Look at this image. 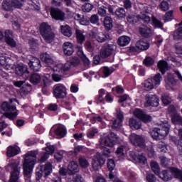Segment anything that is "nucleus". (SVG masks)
<instances>
[{"label":"nucleus","instance_id":"1","mask_svg":"<svg viewBox=\"0 0 182 182\" xmlns=\"http://www.w3.org/2000/svg\"><path fill=\"white\" fill-rule=\"evenodd\" d=\"M37 155L38 151H31L25 155L23 167L24 180L26 182H32V171L33 170V166H35V161H36Z\"/></svg>","mask_w":182,"mask_h":182},{"label":"nucleus","instance_id":"2","mask_svg":"<svg viewBox=\"0 0 182 182\" xmlns=\"http://www.w3.org/2000/svg\"><path fill=\"white\" fill-rule=\"evenodd\" d=\"M40 33L46 43H52L55 39V33L52 28L47 23H42L40 25Z\"/></svg>","mask_w":182,"mask_h":182},{"label":"nucleus","instance_id":"3","mask_svg":"<svg viewBox=\"0 0 182 182\" xmlns=\"http://www.w3.org/2000/svg\"><path fill=\"white\" fill-rule=\"evenodd\" d=\"M7 167H11V178L9 182H18L19 181V174L21 171V166H19V162L15 160H11Z\"/></svg>","mask_w":182,"mask_h":182},{"label":"nucleus","instance_id":"4","mask_svg":"<svg viewBox=\"0 0 182 182\" xmlns=\"http://www.w3.org/2000/svg\"><path fill=\"white\" fill-rule=\"evenodd\" d=\"M119 137L113 132H110L106 137L100 139V147H109L112 149L117 143Z\"/></svg>","mask_w":182,"mask_h":182},{"label":"nucleus","instance_id":"5","mask_svg":"<svg viewBox=\"0 0 182 182\" xmlns=\"http://www.w3.org/2000/svg\"><path fill=\"white\" fill-rule=\"evenodd\" d=\"M47 177L52 173V164L50 163H47L45 166H40L36 170V180L39 181L42 178V176Z\"/></svg>","mask_w":182,"mask_h":182},{"label":"nucleus","instance_id":"6","mask_svg":"<svg viewBox=\"0 0 182 182\" xmlns=\"http://www.w3.org/2000/svg\"><path fill=\"white\" fill-rule=\"evenodd\" d=\"M145 107H149L151 106L152 107H157L159 106V97L156 94H153L151 92H149L145 95Z\"/></svg>","mask_w":182,"mask_h":182},{"label":"nucleus","instance_id":"7","mask_svg":"<svg viewBox=\"0 0 182 182\" xmlns=\"http://www.w3.org/2000/svg\"><path fill=\"white\" fill-rule=\"evenodd\" d=\"M129 140L131 143L136 147H140L141 149H144V147H146L144 139L140 135L132 134L129 136Z\"/></svg>","mask_w":182,"mask_h":182},{"label":"nucleus","instance_id":"8","mask_svg":"<svg viewBox=\"0 0 182 182\" xmlns=\"http://www.w3.org/2000/svg\"><path fill=\"white\" fill-rule=\"evenodd\" d=\"M114 49H116V46L105 44L100 50V56L102 59H106V58H109L113 53Z\"/></svg>","mask_w":182,"mask_h":182},{"label":"nucleus","instance_id":"9","mask_svg":"<svg viewBox=\"0 0 182 182\" xmlns=\"http://www.w3.org/2000/svg\"><path fill=\"white\" fill-rule=\"evenodd\" d=\"M105 159H103V156L100 153H97L94 157L93 161H92V168L95 171H99L100 168H102V166L103 164H105Z\"/></svg>","mask_w":182,"mask_h":182},{"label":"nucleus","instance_id":"10","mask_svg":"<svg viewBox=\"0 0 182 182\" xmlns=\"http://www.w3.org/2000/svg\"><path fill=\"white\" fill-rule=\"evenodd\" d=\"M54 96L57 99H63L66 97V87L62 84L54 86Z\"/></svg>","mask_w":182,"mask_h":182},{"label":"nucleus","instance_id":"11","mask_svg":"<svg viewBox=\"0 0 182 182\" xmlns=\"http://www.w3.org/2000/svg\"><path fill=\"white\" fill-rule=\"evenodd\" d=\"M134 114L139 120H142L144 123H149V122H151L152 120L151 117L146 114L144 111L141 109H136L134 111Z\"/></svg>","mask_w":182,"mask_h":182},{"label":"nucleus","instance_id":"12","mask_svg":"<svg viewBox=\"0 0 182 182\" xmlns=\"http://www.w3.org/2000/svg\"><path fill=\"white\" fill-rule=\"evenodd\" d=\"M124 118V117H123V112L122 111H117V119L113 121L112 129H113V130H119L122 126H123L122 123L123 122Z\"/></svg>","mask_w":182,"mask_h":182},{"label":"nucleus","instance_id":"13","mask_svg":"<svg viewBox=\"0 0 182 182\" xmlns=\"http://www.w3.org/2000/svg\"><path fill=\"white\" fill-rule=\"evenodd\" d=\"M90 36L92 39H95L99 43H103V42H106V41L110 39L109 34H105L103 33L92 32Z\"/></svg>","mask_w":182,"mask_h":182},{"label":"nucleus","instance_id":"14","mask_svg":"<svg viewBox=\"0 0 182 182\" xmlns=\"http://www.w3.org/2000/svg\"><path fill=\"white\" fill-rule=\"evenodd\" d=\"M28 65L34 72H38L41 68V60H39L36 57H32V55H28Z\"/></svg>","mask_w":182,"mask_h":182},{"label":"nucleus","instance_id":"15","mask_svg":"<svg viewBox=\"0 0 182 182\" xmlns=\"http://www.w3.org/2000/svg\"><path fill=\"white\" fill-rule=\"evenodd\" d=\"M50 15L55 21H65V13L59 9L51 8Z\"/></svg>","mask_w":182,"mask_h":182},{"label":"nucleus","instance_id":"16","mask_svg":"<svg viewBox=\"0 0 182 182\" xmlns=\"http://www.w3.org/2000/svg\"><path fill=\"white\" fill-rule=\"evenodd\" d=\"M139 32L143 38H151L153 36V31H151V28L144 24L139 26Z\"/></svg>","mask_w":182,"mask_h":182},{"label":"nucleus","instance_id":"17","mask_svg":"<svg viewBox=\"0 0 182 182\" xmlns=\"http://www.w3.org/2000/svg\"><path fill=\"white\" fill-rule=\"evenodd\" d=\"M165 84L166 89H171L173 90H174V87L177 86V80H176L174 76H173L171 74L168 75V76L165 78Z\"/></svg>","mask_w":182,"mask_h":182},{"label":"nucleus","instance_id":"18","mask_svg":"<svg viewBox=\"0 0 182 182\" xmlns=\"http://www.w3.org/2000/svg\"><path fill=\"white\" fill-rule=\"evenodd\" d=\"M14 60L9 57H0V66H4L6 70L12 69V63Z\"/></svg>","mask_w":182,"mask_h":182},{"label":"nucleus","instance_id":"19","mask_svg":"<svg viewBox=\"0 0 182 182\" xmlns=\"http://www.w3.org/2000/svg\"><path fill=\"white\" fill-rule=\"evenodd\" d=\"M13 36H14L12 31L9 30H6L5 31L4 38L6 43L9 44V46L11 48H15V46H16V42L15 41V40H14Z\"/></svg>","mask_w":182,"mask_h":182},{"label":"nucleus","instance_id":"20","mask_svg":"<svg viewBox=\"0 0 182 182\" xmlns=\"http://www.w3.org/2000/svg\"><path fill=\"white\" fill-rule=\"evenodd\" d=\"M72 67V65L70 64V62H67L64 65L62 64H59L53 68L54 72H58V73H63L64 72H68V70H70V68Z\"/></svg>","mask_w":182,"mask_h":182},{"label":"nucleus","instance_id":"21","mask_svg":"<svg viewBox=\"0 0 182 182\" xmlns=\"http://www.w3.org/2000/svg\"><path fill=\"white\" fill-rule=\"evenodd\" d=\"M67 169L68 174H69V176H73V174L79 173V165L75 161H71L69 163Z\"/></svg>","mask_w":182,"mask_h":182},{"label":"nucleus","instance_id":"22","mask_svg":"<svg viewBox=\"0 0 182 182\" xmlns=\"http://www.w3.org/2000/svg\"><path fill=\"white\" fill-rule=\"evenodd\" d=\"M129 124L132 130H139L141 128V121L137 118H130Z\"/></svg>","mask_w":182,"mask_h":182},{"label":"nucleus","instance_id":"23","mask_svg":"<svg viewBox=\"0 0 182 182\" xmlns=\"http://www.w3.org/2000/svg\"><path fill=\"white\" fill-rule=\"evenodd\" d=\"M63 50L65 55L67 56H71V55H73L74 52L73 44H72V43L65 42L63 44Z\"/></svg>","mask_w":182,"mask_h":182},{"label":"nucleus","instance_id":"24","mask_svg":"<svg viewBox=\"0 0 182 182\" xmlns=\"http://www.w3.org/2000/svg\"><path fill=\"white\" fill-rule=\"evenodd\" d=\"M134 161L139 163V164H146L147 159L146 158V154H135L133 156Z\"/></svg>","mask_w":182,"mask_h":182},{"label":"nucleus","instance_id":"25","mask_svg":"<svg viewBox=\"0 0 182 182\" xmlns=\"http://www.w3.org/2000/svg\"><path fill=\"white\" fill-rule=\"evenodd\" d=\"M158 130H159L161 137H166L170 132V124L167 123L163 124L162 126L158 128Z\"/></svg>","mask_w":182,"mask_h":182},{"label":"nucleus","instance_id":"26","mask_svg":"<svg viewBox=\"0 0 182 182\" xmlns=\"http://www.w3.org/2000/svg\"><path fill=\"white\" fill-rule=\"evenodd\" d=\"M16 73L18 76H23V75H27L26 76H29V74L28 73V68H26V65H18L16 67Z\"/></svg>","mask_w":182,"mask_h":182},{"label":"nucleus","instance_id":"27","mask_svg":"<svg viewBox=\"0 0 182 182\" xmlns=\"http://www.w3.org/2000/svg\"><path fill=\"white\" fill-rule=\"evenodd\" d=\"M14 6H14V3L11 0H4L1 4V9L7 12L12 11Z\"/></svg>","mask_w":182,"mask_h":182},{"label":"nucleus","instance_id":"28","mask_svg":"<svg viewBox=\"0 0 182 182\" xmlns=\"http://www.w3.org/2000/svg\"><path fill=\"white\" fill-rule=\"evenodd\" d=\"M60 31L61 33L68 38H70L73 35V31H72L71 27L68 25L60 26Z\"/></svg>","mask_w":182,"mask_h":182},{"label":"nucleus","instance_id":"29","mask_svg":"<svg viewBox=\"0 0 182 182\" xmlns=\"http://www.w3.org/2000/svg\"><path fill=\"white\" fill-rule=\"evenodd\" d=\"M75 35L77 38V42L80 45H82L85 41H86V36L83 34V31L79 29L75 30Z\"/></svg>","mask_w":182,"mask_h":182},{"label":"nucleus","instance_id":"30","mask_svg":"<svg viewBox=\"0 0 182 182\" xmlns=\"http://www.w3.org/2000/svg\"><path fill=\"white\" fill-rule=\"evenodd\" d=\"M130 37L122 36L118 38L117 43L119 46H127L130 43Z\"/></svg>","mask_w":182,"mask_h":182},{"label":"nucleus","instance_id":"31","mask_svg":"<svg viewBox=\"0 0 182 182\" xmlns=\"http://www.w3.org/2000/svg\"><path fill=\"white\" fill-rule=\"evenodd\" d=\"M169 170H170L172 176H173V177H175V178H178V180H180V181H182L181 171H180L178 168H174V167L169 168Z\"/></svg>","mask_w":182,"mask_h":182},{"label":"nucleus","instance_id":"32","mask_svg":"<svg viewBox=\"0 0 182 182\" xmlns=\"http://www.w3.org/2000/svg\"><path fill=\"white\" fill-rule=\"evenodd\" d=\"M155 84L153 82V79L149 78L148 80H146L144 84V89L146 92H149V90H151L152 89H154Z\"/></svg>","mask_w":182,"mask_h":182},{"label":"nucleus","instance_id":"33","mask_svg":"<svg viewBox=\"0 0 182 182\" xmlns=\"http://www.w3.org/2000/svg\"><path fill=\"white\" fill-rule=\"evenodd\" d=\"M7 156L8 157H14L17 154H19V149L15 146H10L7 149Z\"/></svg>","mask_w":182,"mask_h":182},{"label":"nucleus","instance_id":"34","mask_svg":"<svg viewBox=\"0 0 182 182\" xmlns=\"http://www.w3.org/2000/svg\"><path fill=\"white\" fill-rule=\"evenodd\" d=\"M137 49L139 50H147L149 49V43L143 40L138 41L136 43Z\"/></svg>","mask_w":182,"mask_h":182},{"label":"nucleus","instance_id":"35","mask_svg":"<svg viewBox=\"0 0 182 182\" xmlns=\"http://www.w3.org/2000/svg\"><path fill=\"white\" fill-rule=\"evenodd\" d=\"M1 107L4 112H15V110H16V107H15V105H11L8 102L1 104Z\"/></svg>","mask_w":182,"mask_h":182},{"label":"nucleus","instance_id":"36","mask_svg":"<svg viewBox=\"0 0 182 182\" xmlns=\"http://www.w3.org/2000/svg\"><path fill=\"white\" fill-rule=\"evenodd\" d=\"M41 59L43 62L47 63L48 65H52V63H53V60L52 59V57L48 53L41 54Z\"/></svg>","mask_w":182,"mask_h":182},{"label":"nucleus","instance_id":"37","mask_svg":"<svg viewBox=\"0 0 182 182\" xmlns=\"http://www.w3.org/2000/svg\"><path fill=\"white\" fill-rule=\"evenodd\" d=\"M41 75L38 73H33L30 76V82L32 85H39V83H41Z\"/></svg>","mask_w":182,"mask_h":182},{"label":"nucleus","instance_id":"38","mask_svg":"<svg viewBox=\"0 0 182 182\" xmlns=\"http://www.w3.org/2000/svg\"><path fill=\"white\" fill-rule=\"evenodd\" d=\"M104 26L107 31H110L113 28V20L110 16H106L104 19Z\"/></svg>","mask_w":182,"mask_h":182},{"label":"nucleus","instance_id":"39","mask_svg":"<svg viewBox=\"0 0 182 182\" xmlns=\"http://www.w3.org/2000/svg\"><path fill=\"white\" fill-rule=\"evenodd\" d=\"M158 68L160 72H161L162 75H164V73H166V70H167V62L164 60H160L158 63Z\"/></svg>","mask_w":182,"mask_h":182},{"label":"nucleus","instance_id":"40","mask_svg":"<svg viewBox=\"0 0 182 182\" xmlns=\"http://www.w3.org/2000/svg\"><path fill=\"white\" fill-rule=\"evenodd\" d=\"M171 120L173 124H182V117L178 113L172 114Z\"/></svg>","mask_w":182,"mask_h":182},{"label":"nucleus","instance_id":"41","mask_svg":"<svg viewBox=\"0 0 182 182\" xmlns=\"http://www.w3.org/2000/svg\"><path fill=\"white\" fill-rule=\"evenodd\" d=\"M115 15L119 19L126 18V11L123 8H119L115 11Z\"/></svg>","mask_w":182,"mask_h":182},{"label":"nucleus","instance_id":"42","mask_svg":"<svg viewBox=\"0 0 182 182\" xmlns=\"http://www.w3.org/2000/svg\"><path fill=\"white\" fill-rule=\"evenodd\" d=\"M158 176H159L160 178L163 179L164 181H170L172 178L171 176L168 175L167 171H162L161 173L159 172Z\"/></svg>","mask_w":182,"mask_h":182},{"label":"nucleus","instance_id":"43","mask_svg":"<svg viewBox=\"0 0 182 182\" xmlns=\"http://www.w3.org/2000/svg\"><path fill=\"white\" fill-rule=\"evenodd\" d=\"M174 41H182V27H179L173 32Z\"/></svg>","mask_w":182,"mask_h":182},{"label":"nucleus","instance_id":"44","mask_svg":"<svg viewBox=\"0 0 182 182\" xmlns=\"http://www.w3.org/2000/svg\"><path fill=\"white\" fill-rule=\"evenodd\" d=\"M170 0H163L159 5V8L161 9V11H168V9L170 8Z\"/></svg>","mask_w":182,"mask_h":182},{"label":"nucleus","instance_id":"45","mask_svg":"<svg viewBox=\"0 0 182 182\" xmlns=\"http://www.w3.org/2000/svg\"><path fill=\"white\" fill-rule=\"evenodd\" d=\"M79 164L80 167H82V168H87V166H89V161H87V159L84 156H80L78 159Z\"/></svg>","mask_w":182,"mask_h":182},{"label":"nucleus","instance_id":"46","mask_svg":"<svg viewBox=\"0 0 182 182\" xmlns=\"http://www.w3.org/2000/svg\"><path fill=\"white\" fill-rule=\"evenodd\" d=\"M150 165L152 171L159 176L160 174V166H159V164L156 161H151Z\"/></svg>","mask_w":182,"mask_h":182},{"label":"nucleus","instance_id":"47","mask_svg":"<svg viewBox=\"0 0 182 182\" xmlns=\"http://www.w3.org/2000/svg\"><path fill=\"white\" fill-rule=\"evenodd\" d=\"M161 100L162 103H164V105H165L166 106H168V105H170V103H171V97H170V95L168 94H162Z\"/></svg>","mask_w":182,"mask_h":182},{"label":"nucleus","instance_id":"48","mask_svg":"<svg viewBox=\"0 0 182 182\" xmlns=\"http://www.w3.org/2000/svg\"><path fill=\"white\" fill-rule=\"evenodd\" d=\"M115 166H116V164H114V161L113 159H108L107 168L110 171L109 176H110L111 173L112 174H116L112 172L114 170Z\"/></svg>","mask_w":182,"mask_h":182},{"label":"nucleus","instance_id":"49","mask_svg":"<svg viewBox=\"0 0 182 182\" xmlns=\"http://www.w3.org/2000/svg\"><path fill=\"white\" fill-rule=\"evenodd\" d=\"M55 134L58 137H65L66 136V129L62 127H59L56 130H55Z\"/></svg>","mask_w":182,"mask_h":182},{"label":"nucleus","instance_id":"50","mask_svg":"<svg viewBox=\"0 0 182 182\" xmlns=\"http://www.w3.org/2000/svg\"><path fill=\"white\" fill-rule=\"evenodd\" d=\"M151 136L153 139H155V140H159L160 139V131L159 130V128H154L151 132Z\"/></svg>","mask_w":182,"mask_h":182},{"label":"nucleus","instance_id":"51","mask_svg":"<svg viewBox=\"0 0 182 182\" xmlns=\"http://www.w3.org/2000/svg\"><path fill=\"white\" fill-rule=\"evenodd\" d=\"M63 73H59V71H54V73L52 75V78L54 82H60L62 80Z\"/></svg>","mask_w":182,"mask_h":182},{"label":"nucleus","instance_id":"52","mask_svg":"<svg viewBox=\"0 0 182 182\" xmlns=\"http://www.w3.org/2000/svg\"><path fill=\"white\" fill-rule=\"evenodd\" d=\"M102 72L105 77H107L108 76H110V75H112L113 72H114V70L113 69V68L104 67Z\"/></svg>","mask_w":182,"mask_h":182},{"label":"nucleus","instance_id":"53","mask_svg":"<svg viewBox=\"0 0 182 182\" xmlns=\"http://www.w3.org/2000/svg\"><path fill=\"white\" fill-rule=\"evenodd\" d=\"M178 136L180 137L179 142L178 144L179 155L182 156V129L178 130Z\"/></svg>","mask_w":182,"mask_h":182},{"label":"nucleus","instance_id":"54","mask_svg":"<svg viewBox=\"0 0 182 182\" xmlns=\"http://www.w3.org/2000/svg\"><path fill=\"white\" fill-rule=\"evenodd\" d=\"M151 79H152L154 84L156 86V85H160V82L162 80L161 75L160 73H157Z\"/></svg>","mask_w":182,"mask_h":182},{"label":"nucleus","instance_id":"55","mask_svg":"<svg viewBox=\"0 0 182 182\" xmlns=\"http://www.w3.org/2000/svg\"><path fill=\"white\" fill-rule=\"evenodd\" d=\"M128 22L129 23H137V22H139V17H137V16H134V15H129L127 18Z\"/></svg>","mask_w":182,"mask_h":182},{"label":"nucleus","instance_id":"56","mask_svg":"<svg viewBox=\"0 0 182 182\" xmlns=\"http://www.w3.org/2000/svg\"><path fill=\"white\" fill-rule=\"evenodd\" d=\"M83 12H90L93 9V5L90 3H85L82 6Z\"/></svg>","mask_w":182,"mask_h":182},{"label":"nucleus","instance_id":"57","mask_svg":"<svg viewBox=\"0 0 182 182\" xmlns=\"http://www.w3.org/2000/svg\"><path fill=\"white\" fill-rule=\"evenodd\" d=\"M157 149L158 151H159L160 153H166V151L167 150V146H166V144H164V142H159L157 144Z\"/></svg>","mask_w":182,"mask_h":182},{"label":"nucleus","instance_id":"58","mask_svg":"<svg viewBox=\"0 0 182 182\" xmlns=\"http://www.w3.org/2000/svg\"><path fill=\"white\" fill-rule=\"evenodd\" d=\"M144 64L145 66H153L154 65V59L151 58V57H146L144 60Z\"/></svg>","mask_w":182,"mask_h":182},{"label":"nucleus","instance_id":"59","mask_svg":"<svg viewBox=\"0 0 182 182\" xmlns=\"http://www.w3.org/2000/svg\"><path fill=\"white\" fill-rule=\"evenodd\" d=\"M153 25L155 28H160L161 29L163 28V23L159 20H157L156 18H152Z\"/></svg>","mask_w":182,"mask_h":182},{"label":"nucleus","instance_id":"60","mask_svg":"<svg viewBox=\"0 0 182 182\" xmlns=\"http://www.w3.org/2000/svg\"><path fill=\"white\" fill-rule=\"evenodd\" d=\"M107 8L105 6H101L98 9V15H100V16L105 17L106 15H107V11H106Z\"/></svg>","mask_w":182,"mask_h":182},{"label":"nucleus","instance_id":"61","mask_svg":"<svg viewBox=\"0 0 182 182\" xmlns=\"http://www.w3.org/2000/svg\"><path fill=\"white\" fill-rule=\"evenodd\" d=\"M43 82L44 87H46V86H49L50 85V75H47L43 77Z\"/></svg>","mask_w":182,"mask_h":182},{"label":"nucleus","instance_id":"62","mask_svg":"<svg viewBox=\"0 0 182 182\" xmlns=\"http://www.w3.org/2000/svg\"><path fill=\"white\" fill-rule=\"evenodd\" d=\"M173 11H169L166 13L165 16H164V19L166 21H171L173 19Z\"/></svg>","mask_w":182,"mask_h":182},{"label":"nucleus","instance_id":"63","mask_svg":"<svg viewBox=\"0 0 182 182\" xmlns=\"http://www.w3.org/2000/svg\"><path fill=\"white\" fill-rule=\"evenodd\" d=\"M175 49L176 55H178L180 58H182V46H180V44H176L175 46Z\"/></svg>","mask_w":182,"mask_h":182},{"label":"nucleus","instance_id":"64","mask_svg":"<svg viewBox=\"0 0 182 182\" xmlns=\"http://www.w3.org/2000/svg\"><path fill=\"white\" fill-rule=\"evenodd\" d=\"M146 178L148 182H156V176L153 173H148Z\"/></svg>","mask_w":182,"mask_h":182}]
</instances>
